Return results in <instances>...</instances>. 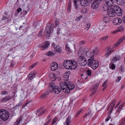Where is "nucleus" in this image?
<instances>
[{
    "label": "nucleus",
    "mask_w": 125,
    "mask_h": 125,
    "mask_svg": "<svg viewBox=\"0 0 125 125\" xmlns=\"http://www.w3.org/2000/svg\"><path fill=\"white\" fill-rule=\"evenodd\" d=\"M108 38V36H106L104 37H101L100 39L101 40H102V41H105Z\"/></svg>",
    "instance_id": "nucleus-34"
},
{
    "label": "nucleus",
    "mask_w": 125,
    "mask_h": 125,
    "mask_svg": "<svg viewBox=\"0 0 125 125\" xmlns=\"http://www.w3.org/2000/svg\"><path fill=\"white\" fill-rule=\"evenodd\" d=\"M47 55L48 56H52L54 55V53L53 52H50L47 53Z\"/></svg>",
    "instance_id": "nucleus-31"
},
{
    "label": "nucleus",
    "mask_w": 125,
    "mask_h": 125,
    "mask_svg": "<svg viewBox=\"0 0 125 125\" xmlns=\"http://www.w3.org/2000/svg\"><path fill=\"white\" fill-rule=\"evenodd\" d=\"M60 86L62 90L64 91L65 88H66L67 87L66 85V83L64 82L60 83Z\"/></svg>",
    "instance_id": "nucleus-16"
},
{
    "label": "nucleus",
    "mask_w": 125,
    "mask_h": 125,
    "mask_svg": "<svg viewBox=\"0 0 125 125\" xmlns=\"http://www.w3.org/2000/svg\"><path fill=\"white\" fill-rule=\"evenodd\" d=\"M114 11L113 8H111L107 10V14L110 17H114L115 15V13Z\"/></svg>",
    "instance_id": "nucleus-10"
},
{
    "label": "nucleus",
    "mask_w": 125,
    "mask_h": 125,
    "mask_svg": "<svg viewBox=\"0 0 125 125\" xmlns=\"http://www.w3.org/2000/svg\"><path fill=\"white\" fill-rule=\"evenodd\" d=\"M110 49V46L107 47L105 49V51L106 52H108V51Z\"/></svg>",
    "instance_id": "nucleus-55"
},
{
    "label": "nucleus",
    "mask_w": 125,
    "mask_h": 125,
    "mask_svg": "<svg viewBox=\"0 0 125 125\" xmlns=\"http://www.w3.org/2000/svg\"><path fill=\"white\" fill-rule=\"evenodd\" d=\"M91 53L92 54V56L93 55L94 56V55H98V52L97 51V49H94L92 51Z\"/></svg>",
    "instance_id": "nucleus-23"
},
{
    "label": "nucleus",
    "mask_w": 125,
    "mask_h": 125,
    "mask_svg": "<svg viewBox=\"0 0 125 125\" xmlns=\"http://www.w3.org/2000/svg\"><path fill=\"white\" fill-rule=\"evenodd\" d=\"M111 117L110 116H109L106 119L105 121L106 122L108 121H109V119Z\"/></svg>",
    "instance_id": "nucleus-62"
},
{
    "label": "nucleus",
    "mask_w": 125,
    "mask_h": 125,
    "mask_svg": "<svg viewBox=\"0 0 125 125\" xmlns=\"http://www.w3.org/2000/svg\"><path fill=\"white\" fill-rule=\"evenodd\" d=\"M92 72L91 71L89 70H88L86 71V74H87L88 76H91L92 75Z\"/></svg>",
    "instance_id": "nucleus-30"
},
{
    "label": "nucleus",
    "mask_w": 125,
    "mask_h": 125,
    "mask_svg": "<svg viewBox=\"0 0 125 125\" xmlns=\"http://www.w3.org/2000/svg\"><path fill=\"white\" fill-rule=\"evenodd\" d=\"M110 68L112 69L113 70L115 69V65L113 64V63L111 65H110Z\"/></svg>",
    "instance_id": "nucleus-36"
},
{
    "label": "nucleus",
    "mask_w": 125,
    "mask_h": 125,
    "mask_svg": "<svg viewBox=\"0 0 125 125\" xmlns=\"http://www.w3.org/2000/svg\"><path fill=\"white\" fill-rule=\"evenodd\" d=\"M71 1H70L68 3V7H71Z\"/></svg>",
    "instance_id": "nucleus-59"
},
{
    "label": "nucleus",
    "mask_w": 125,
    "mask_h": 125,
    "mask_svg": "<svg viewBox=\"0 0 125 125\" xmlns=\"http://www.w3.org/2000/svg\"><path fill=\"white\" fill-rule=\"evenodd\" d=\"M66 85L67 87L71 90H72L74 88V85L71 83H66Z\"/></svg>",
    "instance_id": "nucleus-19"
},
{
    "label": "nucleus",
    "mask_w": 125,
    "mask_h": 125,
    "mask_svg": "<svg viewBox=\"0 0 125 125\" xmlns=\"http://www.w3.org/2000/svg\"><path fill=\"white\" fill-rule=\"evenodd\" d=\"M0 120L2 119L4 121L8 120L9 117V113L6 110L1 109L0 110Z\"/></svg>",
    "instance_id": "nucleus-3"
},
{
    "label": "nucleus",
    "mask_w": 125,
    "mask_h": 125,
    "mask_svg": "<svg viewBox=\"0 0 125 125\" xmlns=\"http://www.w3.org/2000/svg\"><path fill=\"white\" fill-rule=\"evenodd\" d=\"M100 3V1H98L97 0H94L91 6L93 9H96Z\"/></svg>",
    "instance_id": "nucleus-8"
},
{
    "label": "nucleus",
    "mask_w": 125,
    "mask_h": 125,
    "mask_svg": "<svg viewBox=\"0 0 125 125\" xmlns=\"http://www.w3.org/2000/svg\"><path fill=\"white\" fill-rule=\"evenodd\" d=\"M94 56L93 55L88 59V65L91 67L94 70L98 67L99 64L98 61L97 60H94Z\"/></svg>",
    "instance_id": "nucleus-2"
},
{
    "label": "nucleus",
    "mask_w": 125,
    "mask_h": 125,
    "mask_svg": "<svg viewBox=\"0 0 125 125\" xmlns=\"http://www.w3.org/2000/svg\"><path fill=\"white\" fill-rule=\"evenodd\" d=\"M42 109H43V108H42V107H41V108H39L37 110V113H39L41 110H42Z\"/></svg>",
    "instance_id": "nucleus-50"
},
{
    "label": "nucleus",
    "mask_w": 125,
    "mask_h": 125,
    "mask_svg": "<svg viewBox=\"0 0 125 125\" xmlns=\"http://www.w3.org/2000/svg\"><path fill=\"white\" fill-rule=\"evenodd\" d=\"M54 49L55 50L56 52L59 53H61L62 51V48L57 45H56L55 47H54Z\"/></svg>",
    "instance_id": "nucleus-15"
},
{
    "label": "nucleus",
    "mask_w": 125,
    "mask_h": 125,
    "mask_svg": "<svg viewBox=\"0 0 125 125\" xmlns=\"http://www.w3.org/2000/svg\"><path fill=\"white\" fill-rule=\"evenodd\" d=\"M102 8H103V10L104 11L108 10V7L106 6L105 5H104L103 6Z\"/></svg>",
    "instance_id": "nucleus-35"
},
{
    "label": "nucleus",
    "mask_w": 125,
    "mask_h": 125,
    "mask_svg": "<svg viewBox=\"0 0 125 125\" xmlns=\"http://www.w3.org/2000/svg\"><path fill=\"white\" fill-rule=\"evenodd\" d=\"M87 9L84 8H83L82 9V10L81 11V12L83 13H85L87 12Z\"/></svg>",
    "instance_id": "nucleus-33"
},
{
    "label": "nucleus",
    "mask_w": 125,
    "mask_h": 125,
    "mask_svg": "<svg viewBox=\"0 0 125 125\" xmlns=\"http://www.w3.org/2000/svg\"><path fill=\"white\" fill-rule=\"evenodd\" d=\"M124 67L123 65H121L119 68V70L121 72H123L124 70Z\"/></svg>",
    "instance_id": "nucleus-37"
},
{
    "label": "nucleus",
    "mask_w": 125,
    "mask_h": 125,
    "mask_svg": "<svg viewBox=\"0 0 125 125\" xmlns=\"http://www.w3.org/2000/svg\"><path fill=\"white\" fill-rule=\"evenodd\" d=\"M55 23L56 26H57L58 25L59 23V22L57 21V20H56L55 21Z\"/></svg>",
    "instance_id": "nucleus-48"
},
{
    "label": "nucleus",
    "mask_w": 125,
    "mask_h": 125,
    "mask_svg": "<svg viewBox=\"0 0 125 125\" xmlns=\"http://www.w3.org/2000/svg\"><path fill=\"white\" fill-rule=\"evenodd\" d=\"M116 101V100L115 99H113L111 104H113L114 105H115Z\"/></svg>",
    "instance_id": "nucleus-54"
},
{
    "label": "nucleus",
    "mask_w": 125,
    "mask_h": 125,
    "mask_svg": "<svg viewBox=\"0 0 125 125\" xmlns=\"http://www.w3.org/2000/svg\"><path fill=\"white\" fill-rule=\"evenodd\" d=\"M82 17V16L80 15L79 17H77L76 19H75V20L77 21H79L80 20Z\"/></svg>",
    "instance_id": "nucleus-43"
},
{
    "label": "nucleus",
    "mask_w": 125,
    "mask_h": 125,
    "mask_svg": "<svg viewBox=\"0 0 125 125\" xmlns=\"http://www.w3.org/2000/svg\"><path fill=\"white\" fill-rule=\"evenodd\" d=\"M71 90L69 89V88L67 87L66 88H65V89L64 91H63L64 92H65L66 93H69L70 92V91Z\"/></svg>",
    "instance_id": "nucleus-26"
},
{
    "label": "nucleus",
    "mask_w": 125,
    "mask_h": 125,
    "mask_svg": "<svg viewBox=\"0 0 125 125\" xmlns=\"http://www.w3.org/2000/svg\"><path fill=\"white\" fill-rule=\"evenodd\" d=\"M121 77H118V80H116V82H119V81L121 79Z\"/></svg>",
    "instance_id": "nucleus-63"
},
{
    "label": "nucleus",
    "mask_w": 125,
    "mask_h": 125,
    "mask_svg": "<svg viewBox=\"0 0 125 125\" xmlns=\"http://www.w3.org/2000/svg\"><path fill=\"white\" fill-rule=\"evenodd\" d=\"M30 73L32 75V76H33V77H34V78L35 77V73L34 72H31V73Z\"/></svg>",
    "instance_id": "nucleus-57"
},
{
    "label": "nucleus",
    "mask_w": 125,
    "mask_h": 125,
    "mask_svg": "<svg viewBox=\"0 0 125 125\" xmlns=\"http://www.w3.org/2000/svg\"><path fill=\"white\" fill-rule=\"evenodd\" d=\"M12 98V97L10 96H6L2 98L1 100V102H7Z\"/></svg>",
    "instance_id": "nucleus-14"
},
{
    "label": "nucleus",
    "mask_w": 125,
    "mask_h": 125,
    "mask_svg": "<svg viewBox=\"0 0 125 125\" xmlns=\"http://www.w3.org/2000/svg\"><path fill=\"white\" fill-rule=\"evenodd\" d=\"M107 82V81H104V83H103L102 86L103 87H104V85H105Z\"/></svg>",
    "instance_id": "nucleus-61"
},
{
    "label": "nucleus",
    "mask_w": 125,
    "mask_h": 125,
    "mask_svg": "<svg viewBox=\"0 0 125 125\" xmlns=\"http://www.w3.org/2000/svg\"><path fill=\"white\" fill-rule=\"evenodd\" d=\"M78 63L81 66H85L87 63V60L83 56H80L78 59Z\"/></svg>",
    "instance_id": "nucleus-6"
},
{
    "label": "nucleus",
    "mask_w": 125,
    "mask_h": 125,
    "mask_svg": "<svg viewBox=\"0 0 125 125\" xmlns=\"http://www.w3.org/2000/svg\"><path fill=\"white\" fill-rule=\"evenodd\" d=\"M106 4L109 7H112L113 5V0H106Z\"/></svg>",
    "instance_id": "nucleus-17"
},
{
    "label": "nucleus",
    "mask_w": 125,
    "mask_h": 125,
    "mask_svg": "<svg viewBox=\"0 0 125 125\" xmlns=\"http://www.w3.org/2000/svg\"><path fill=\"white\" fill-rule=\"evenodd\" d=\"M80 1V4L82 6H88L89 3L87 0H81Z\"/></svg>",
    "instance_id": "nucleus-13"
},
{
    "label": "nucleus",
    "mask_w": 125,
    "mask_h": 125,
    "mask_svg": "<svg viewBox=\"0 0 125 125\" xmlns=\"http://www.w3.org/2000/svg\"><path fill=\"white\" fill-rule=\"evenodd\" d=\"M100 105L101 104H98L96 106V109L97 110H98L99 111L101 110V109H100L98 107L99 106H100Z\"/></svg>",
    "instance_id": "nucleus-46"
},
{
    "label": "nucleus",
    "mask_w": 125,
    "mask_h": 125,
    "mask_svg": "<svg viewBox=\"0 0 125 125\" xmlns=\"http://www.w3.org/2000/svg\"><path fill=\"white\" fill-rule=\"evenodd\" d=\"M48 94L46 93H44L43 94L42 97L43 98H45L47 97L48 96Z\"/></svg>",
    "instance_id": "nucleus-39"
},
{
    "label": "nucleus",
    "mask_w": 125,
    "mask_h": 125,
    "mask_svg": "<svg viewBox=\"0 0 125 125\" xmlns=\"http://www.w3.org/2000/svg\"><path fill=\"white\" fill-rule=\"evenodd\" d=\"M121 57L120 55L115 56L112 58V62L113 63L116 62L117 61L121 59Z\"/></svg>",
    "instance_id": "nucleus-12"
},
{
    "label": "nucleus",
    "mask_w": 125,
    "mask_h": 125,
    "mask_svg": "<svg viewBox=\"0 0 125 125\" xmlns=\"http://www.w3.org/2000/svg\"><path fill=\"white\" fill-rule=\"evenodd\" d=\"M123 21L125 23V16H124L123 18Z\"/></svg>",
    "instance_id": "nucleus-64"
},
{
    "label": "nucleus",
    "mask_w": 125,
    "mask_h": 125,
    "mask_svg": "<svg viewBox=\"0 0 125 125\" xmlns=\"http://www.w3.org/2000/svg\"><path fill=\"white\" fill-rule=\"evenodd\" d=\"M50 78L51 79L52 81H54L56 79V75L54 73H53L50 76Z\"/></svg>",
    "instance_id": "nucleus-21"
},
{
    "label": "nucleus",
    "mask_w": 125,
    "mask_h": 125,
    "mask_svg": "<svg viewBox=\"0 0 125 125\" xmlns=\"http://www.w3.org/2000/svg\"><path fill=\"white\" fill-rule=\"evenodd\" d=\"M20 120H18L16 122V125H19V123L20 121Z\"/></svg>",
    "instance_id": "nucleus-51"
},
{
    "label": "nucleus",
    "mask_w": 125,
    "mask_h": 125,
    "mask_svg": "<svg viewBox=\"0 0 125 125\" xmlns=\"http://www.w3.org/2000/svg\"><path fill=\"white\" fill-rule=\"evenodd\" d=\"M57 120V118L56 117H55L53 120L52 123L51 125H54L56 123V121Z\"/></svg>",
    "instance_id": "nucleus-32"
},
{
    "label": "nucleus",
    "mask_w": 125,
    "mask_h": 125,
    "mask_svg": "<svg viewBox=\"0 0 125 125\" xmlns=\"http://www.w3.org/2000/svg\"><path fill=\"white\" fill-rule=\"evenodd\" d=\"M115 105H114L113 104H111L110 105V106H108L107 109V110H108L109 109L110 107H111V109H112V110H113Z\"/></svg>",
    "instance_id": "nucleus-41"
},
{
    "label": "nucleus",
    "mask_w": 125,
    "mask_h": 125,
    "mask_svg": "<svg viewBox=\"0 0 125 125\" xmlns=\"http://www.w3.org/2000/svg\"><path fill=\"white\" fill-rule=\"evenodd\" d=\"M42 32V30H41L39 32L38 35V36H41V33Z\"/></svg>",
    "instance_id": "nucleus-60"
},
{
    "label": "nucleus",
    "mask_w": 125,
    "mask_h": 125,
    "mask_svg": "<svg viewBox=\"0 0 125 125\" xmlns=\"http://www.w3.org/2000/svg\"><path fill=\"white\" fill-rule=\"evenodd\" d=\"M74 2V6L75 8L77 9L78 8V5L77 4V1L75 0H73Z\"/></svg>",
    "instance_id": "nucleus-28"
},
{
    "label": "nucleus",
    "mask_w": 125,
    "mask_h": 125,
    "mask_svg": "<svg viewBox=\"0 0 125 125\" xmlns=\"http://www.w3.org/2000/svg\"><path fill=\"white\" fill-rule=\"evenodd\" d=\"M63 64L65 67L67 69L74 70L77 66V62L73 60H65Z\"/></svg>",
    "instance_id": "nucleus-1"
},
{
    "label": "nucleus",
    "mask_w": 125,
    "mask_h": 125,
    "mask_svg": "<svg viewBox=\"0 0 125 125\" xmlns=\"http://www.w3.org/2000/svg\"><path fill=\"white\" fill-rule=\"evenodd\" d=\"M96 90H93L90 94V96H92L96 92Z\"/></svg>",
    "instance_id": "nucleus-53"
},
{
    "label": "nucleus",
    "mask_w": 125,
    "mask_h": 125,
    "mask_svg": "<svg viewBox=\"0 0 125 125\" xmlns=\"http://www.w3.org/2000/svg\"><path fill=\"white\" fill-rule=\"evenodd\" d=\"M8 18L7 16H6L3 15V19L2 20H6Z\"/></svg>",
    "instance_id": "nucleus-45"
},
{
    "label": "nucleus",
    "mask_w": 125,
    "mask_h": 125,
    "mask_svg": "<svg viewBox=\"0 0 125 125\" xmlns=\"http://www.w3.org/2000/svg\"><path fill=\"white\" fill-rule=\"evenodd\" d=\"M29 78L30 79H32L34 78L33 77L32 75L30 73L29 75Z\"/></svg>",
    "instance_id": "nucleus-44"
},
{
    "label": "nucleus",
    "mask_w": 125,
    "mask_h": 125,
    "mask_svg": "<svg viewBox=\"0 0 125 125\" xmlns=\"http://www.w3.org/2000/svg\"><path fill=\"white\" fill-rule=\"evenodd\" d=\"M53 25L52 24L47 23V24L45 33H46V37L47 39L49 38L50 37L51 33L52 32Z\"/></svg>",
    "instance_id": "nucleus-4"
},
{
    "label": "nucleus",
    "mask_w": 125,
    "mask_h": 125,
    "mask_svg": "<svg viewBox=\"0 0 125 125\" xmlns=\"http://www.w3.org/2000/svg\"><path fill=\"white\" fill-rule=\"evenodd\" d=\"M120 103H121L120 101H119V102H118L117 103V104L116 105V106H115V108H116L118 107V106L120 104Z\"/></svg>",
    "instance_id": "nucleus-58"
},
{
    "label": "nucleus",
    "mask_w": 125,
    "mask_h": 125,
    "mask_svg": "<svg viewBox=\"0 0 125 125\" xmlns=\"http://www.w3.org/2000/svg\"><path fill=\"white\" fill-rule=\"evenodd\" d=\"M121 19L118 18H115L113 20V22L115 25H119L122 22Z\"/></svg>",
    "instance_id": "nucleus-11"
},
{
    "label": "nucleus",
    "mask_w": 125,
    "mask_h": 125,
    "mask_svg": "<svg viewBox=\"0 0 125 125\" xmlns=\"http://www.w3.org/2000/svg\"><path fill=\"white\" fill-rule=\"evenodd\" d=\"M22 10V9L21 8L19 7L17 9V11L18 12H20Z\"/></svg>",
    "instance_id": "nucleus-56"
},
{
    "label": "nucleus",
    "mask_w": 125,
    "mask_h": 125,
    "mask_svg": "<svg viewBox=\"0 0 125 125\" xmlns=\"http://www.w3.org/2000/svg\"><path fill=\"white\" fill-rule=\"evenodd\" d=\"M114 10L115 13L118 16H121L122 14V11L121 9L118 6H114Z\"/></svg>",
    "instance_id": "nucleus-7"
},
{
    "label": "nucleus",
    "mask_w": 125,
    "mask_h": 125,
    "mask_svg": "<svg viewBox=\"0 0 125 125\" xmlns=\"http://www.w3.org/2000/svg\"><path fill=\"white\" fill-rule=\"evenodd\" d=\"M46 110H43L39 114L38 116H41V115L43 114L44 113L46 112Z\"/></svg>",
    "instance_id": "nucleus-42"
},
{
    "label": "nucleus",
    "mask_w": 125,
    "mask_h": 125,
    "mask_svg": "<svg viewBox=\"0 0 125 125\" xmlns=\"http://www.w3.org/2000/svg\"><path fill=\"white\" fill-rule=\"evenodd\" d=\"M105 25L102 22H101L100 24L99 25V28L100 30H102L104 28V27Z\"/></svg>",
    "instance_id": "nucleus-24"
},
{
    "label": "nucleus",
    "mask_w": 125,
    "mask_h": 125,
    "mask_svg": "<svg viewBox=\"0 0 125 125\" xmlns=\"http://www.w3.org/2000/svg\"><path fill=\"white\" fill-rule=\"evenodd\" d=\"M99 85V84L98 83H97L94 85V86L93 87V88L92 89V90H96L97 88L98 87Z\"/></svg>",
    "instance_id": "nucleus-27"
},
{
    "label": "nucleus",
    "mask_w": 125,
    "mask_h": 125,
    "mask_svg": "<svg viewBox=\"0 0 125 125\" xmlns=\"http://www.w3.org/2000/svg\"><path fill=\"white\" fill-rule=\"evenodd\" d=\"M61 30V29H60V28H58V29L57 30V33L59 35L60 33L61 32L60 31Z\"/></svg>",
    "instance_id": "nucleus-47"
},
{
    "label": "nucleus",
    "mask_w": 125,
    "mask_h": 125,
    "mask_svg": "<svg viewBox=\"0 0 125 125\" xmlns=\"http://www.w3.org/2000/svg\"><path fill=\"white\" fill-rule=\"evenodd\" d=\"M81 112V110H80L77 113V114L76 115V117H77L78 115H79L80 114V113Z\"/></svg>",
    "instance_id": "nucleus-49"
},
{
    "label": "nucleus",
    "mask_w": 125,
    "mask_h": 125,
    "mask_svg": "<svg viewBox=\"0 0 125 125\" xmlns=\"http://www.w3.org/2000/svg\"><path fill=\"white\" fill-rule=\"evenodd\" d=\"M115 1L116 3L119 5H123L125 3L124 0H116Z\"/></svg>",
    "instance_id": "nucleus-22"
},
{
    "label": "nucleus",
    "mask_w": 125,
    "mask_h": 125,
    "mask_svg": "<svg viewBox=\"0 0 125 125\" xmlns=\"http://www.w3.org/2000/svg\"><path fill=\"white\" fill-rule=\"evenodd\" d=\"M71 117L70 116H69L67 118L65 122L64 123V125H69L70 123H71L70 120L71 119Z\"/></svg>",
    "instance_id": "nucleus-18"
},
{
    "label": "nucleus",
    "mask_w": 125,
    "mask_h": 125,
    "mask_svg": "<svg viewBox=\"0 0 125 125\" xmlns=\"http://www.w3.org/2000/svg\"><path fill=\"white\" fill-rule=\"evenodd\" d=\"M123 39H119L118 42L115 44V45L116 47L118 46L121 42L123 41Z\"/></svg>",
    "instance_id": "nucleus-25"
},
{
    "label": "nucleus",
    "mask_w": 125,
    "mask_h": 125,
    "mask_svg": "<svg viewBox=\"0 0 125 125\" xmlns=\"http://www.w3.org/2000/svg\"><path fill=\"white\" fill-rule=\"evenodd\" d=\"M49 90L51 92H54L55 93L58 94L61 91V89L58 86L55 85L52 83H50Z\"/></svg>",
    "instance_id": "nucleus-5"
},
{
    "label": "nucleus",
    "mask_w": 125,
    "mask_h": 125,
    "mask_svg": "<svg viewBox=\"0 0 125 125\" xmlns=\"http://www.w3.org/2000/svg\"><path fill=\"white\" fill-rule=\"evenodd\" d=\"M122 107L120 105L118 107L116 110V113H118L122 109Z\"/></svg>",
    "instance_id": "nucleus-38"
},
{
    "label": "nucleus",
    "mask_w": 125,
    "mask_h": 125,
    "mask_svg": "<svg viewBox=\"0 0 125 125\" xmlns=\"http://www.w3.org/2000/svg\"><path fill=\"white\" fill-rule=\"evenodd\" d=\"M49 45V44L47 42V43H46L44 45H40L39 46H40L41 47H42L43 50H45L46 49H47V48L48 47V46Z\"/></svg>",
    "instance_id": "nucleus-20"
},
{
    "label": "nucleus",
    "mask_w": 125,
    "mask_h": 125,
    "mask_svg": "<svg viewBox=\"0 0 125 125\" xmlns=\"http://www.w3.org/2000/svg\"><path fill=\"white\" fill-rule=\"evenodd\" d=\"M88 114L89 115L90 114L92 113V111L91 110H90V108H89L88 109Z\"/></svg>",
    "instance_id": "nucleus-52"
},
{
    "label": "nucleus",
    "mask_w": 125,
    "mask_h": 125,
    "mask_svg": "<svg viewBox=\"0 0 125 125\" xmlns=\"http://www.w3.org/2000/svg\"><path fill=\"white\" fill-rule=\"evenodd\" d=\"M1 94H4V95H6L7 94H8V92L5 91H1Z\"/></svg>",
    "instance_id": "nucleus-40"
},
{
    "label": "nucleus",
    "mask_w": 125,
    "mask_h": 125,
    "mask_svg": "<svg viewBox=\"0 0 125 125\" xmlns=\"http://www.w3.org/2000/svg\"><path fill=\"white\" fill-rule=\"evenodd\" d=\"M50 66L51 69L52 71H54L56 70L58 67V63L55 62L52 63L51 64Z\"/></svg>",
    "instance_id": "nucleus-9"
},
{
    "label": "nucleus",
    "mask_w": 125,
    "mask_h": 125,
    "mask_svg": "<svg viewBox=\"0 0 125 125\" xmlns=\"http://www.w3.org/2000/svg\"><path fill=\"white\" fill-rule=\"evenodd\" d=\"M65 49L66 51L67 52H70L71 51V50L70 48L68 46L67 44L65 45Z\"/></svg>",
    "instance_id": "nucleus-29"
}]
</instances>
